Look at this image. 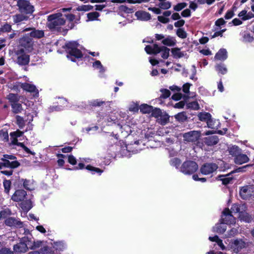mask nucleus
Returning <instances> with one entry per match:
<instances>
[{"label": "nucleus", "instance_id": "nucleus-44", "mask_svg": "<svg viewBox=\"0 0 254 254\" xmlns=\"http://www.w3.org/2000/svg\"><path fill=\"white\" fill-rule=\"evenodd\" d=\"M40 251L42 254H54L53 249L47 246L42 248Z\"/></svg>", "mask_w": 254, "mask_h": 254}, {"label": "nucleus", "instance_id": "nucleus-26", "mask_svg": "<svg viewBox=\"0 0 254 254\" xmlns=\"http://www.w3.org/2000/svg\"><path fill=\"white\" fill-rule=\"evenodd\" d=\"M211 115L208 112H200L198 114V118L201 122H204L207 123V121L210 119Z\"/></svg>", "mask_w": 254, "mask_h": 254}, {"label": "nucleus", "instance_id": "nucleus-17", "mask_svg": "<svg viewBox=\"0 0 254 254\" xmlns=\"http://www.w3.org/2000/svg\"><path fill=\"white\" fill-rule=\"evenodd\" d=\"M249 158L246 154L241 153V152L234 158V162L236 164L241 165L249 162Z\"/></svg>", "mask_w": 254, "mask_h": 254}, {"label": "nucleus", "instance_id": "nucleus-57", "mask_svg": "<svg viewBox=\"0 0 254 254\" xmlns=\"http://www.w3.org/2000/svg\"><path fill=\"white\" fill-rule=\"evenodd\" d=\"M54 244V247L57 250L63 251L64 249V244L62 242H56Z\"/></svg>", "mask_w": 254, "mask_h": 254}, {"label": "nucleus", "instance_id": "nucleus-22", "mask_svg": "<svg viewBox=\"0 0 254 254\" xmlns=\"http://www.w3.org/2000/svg\"><path fill=\"white\" fill-rule=\"evenodd\" d=\"M29 36L31 38L40 39L44 36V31L34 28L29 33Z\"/></svg>", "mask_w": 254, "mask_h": 254}, {"label": "nucleus", "instance_id": "nucleus-9", "mask_svg": "<svg viewBox=\"0 0 254 254\" xmlns=\"http://www.w3.org/2000/svg\"><path fill=\"white\" fill-rule=\"evenodd\" d=\"M26 195L27 192L25 190H16L12 195L11 199L15 202L22 201L21 203V207L23 209L24 207H26V206H24L25 202H23V200Z\"/></svg>", "mask_w": 254, "mask_h": 254}, {"label": "nucleus", "instance_id": "nucleus-41", "mask_svg": "<svg viewBox=\"0 0 254 254\" xmlns=\"http://www.w3.org/2000/svg\"><path fill=\"white\" fill-rule=\"evenodd\" d=\"M100 14L97 12H92L88 13L87 14V17L88 18L87 21H94L97 19V18L99 16Z\"/></svg>", "mask_w": 254, "mask_h": 254}, {"label": "nucleus", "instance_id": "nucleus-32", "mask_svg": "<svg viewBox=\"0 0 254 254\" xmlns=\"http://www.w3.org/2000/svg\"><path fill=\"white\" fill-rule=\"evenodd\" d=\"M85 169L90 171L92 174H95V173L98 174L99 175L103 172V170L97 167L92 166L91 165H88L86 166Z\"/></svg>", "mask_w": 254, "mask_h": 254}, {"label": "nucleus", "instance_id": "nucleus-56", "mask_svg": "<svg viewBox=\"0 0 254 254\" xmlns=\"http://www.w3.org/2000/svg\"><path fill=\"white\" fill-rule=\"evenodd\" d=\"M23 133H24V132H23L19 129H17L15 131L10 132V135L11 137H14L17 138V137L22 136Z\"/></svg>", "mask_w": 254, "mask_h": 254}, {"label": "nucleus", "instance_id": "nucleus-37", "mask_svg": "<svg viewBox=\"0 0 254 254\" xmlns=\"http://www.w3.org/2000/svg\"><path fill=\"white\" fill-rule=\"evenodd\" d=\"M162 43L168 46H174L176 45V41L172 40L170 37H167L162 41Z\"/></svg>", "mask_w": 254, "mask_h": 254}, {"label": "nucleus", "instance_id": "nucleus-51", "mask_svg": "<svg viewBox=\"0 0 254 254\" xmlns=\"http://www.w3.org/2000/svg\"><path fill=\"white\" fill-rule=\"evenodd\" d=\"M159 6L160 8L163 9H168L171 6V3L170 1H162L160 2L159 4Z\"/></svg>", "mask_w": 254, "mask_h": 254}, {"label": "nucleus", "instance_id": "nucleus-29", "mask_svg": "<svg viewBox=\"0 0 254 254\" xmlns=\"http://www.w3.org/2000/svg\"><path fill=\"white\" fill-rule=\"evenodd\" d=\"M246 208V206L245 205H241L240 204H239L238 203H234L232 205L231 207V210L232 212L237 213H239V215L240 214V212H241V210H243L244 209Z\"/></svg>", "mask_w": 254, "mask_h": 254}, {"label": "nucleus", "instance_id": "nucleus-15", "mask_svg": "<svg viewBox=\"0 0 254 254\" xmlns=\"http://www.w3.org/2000/svg\"><path fill=\"white\" fill-rule=\"evenodd\" d=\"M110 102L103 101L100 99H94L90 101L88 103V105L91 108L97 107H102L104 105H109Z\"/></svg>", "mask_w": 254, "mask_h": 254}, {"label": "nucleus", "instance_id": "nucleus-42", "mask_svg": "<svg viewBox=\"0 0 254 254\" xmlns=\"http://www.w3.org/2000/svg\"><path fill=\"white\" fill-rule=\"evenodd\" d=\"M162 50L161 52L162 58L164 59H168L169 56L170 49L165 46H162Z\"/></svg>", "mask_w": 254, "mask_h": 254}, {"label": "nucleus", "instance_id": "nucleus-49", "mask_svg": "<svg viewBox=\"0 0 254 254\" xmlns=\"http://www.w3.org/2000/svg\"><path fill=\"white\" fill-rule=\"evenodd\" d=\"M5 192L8 193L9 191L11 183L10 180H4L3 182Z\"/></svg>", "mask_w": 254, "mask_h": 254}, {"label": "nucleus", "instance_id": "nucleus-7", "mask_svg": "<svg viewBox=\"0 0 254 254\" xmlns=\"http://www.w3.org/2000/svg\"><path fill=\"white\" fill-rule=\"evenodd\" d=\"M218 168V165L215 163H205L200 167V172L203 175H208L212 174Z\"/></svg>", "mask_w": 254, "mask_h": 254}, {"label": "nucleus", "instance_id": "nucleus-31", "mask_svg": "<svg viewBox=\"0 0 254 254\" xmlns=\"http://www.w3.org/2000/svg\"><path fill=\"white\" fill-rule=\"evenodd\" d=\"M152 106L146 104H142L139 107L140 112L142 114H149L152 111Z\"/></svg>", "mask_w": 254, "mask_h": 254}, {"label": "nucleus", "instance_id": "nucleus-27", "mask_svg": "<svg viewBox=\"0 0 254 254\" xmlns=\"http://www.w3.org/2000/svg\"><path fill=\"white\" fill-rule=\"evenodd\" d=\"M22 241L24 242L28 250H33V241H32V237L25 236L22 238Z\"/></svg>", "mask_w": 254, "mask_h": 254}, {"label": "nucleus", "instance_id": "nucleus-45", "mask_svg": "<svg viewBox=\"0 0 254 254\" xmlns=\"http://www.w3.org/2000/svg\"><path fill=\"white\" fill-rule=\"evenodd\" d=\"M187 107L189 109L197 110L199 109V105L196 101H195L188 103Z\"/></svg>", "mask_w": 254, "mask_h": 254}, {"label": "nucleus", "instance_id": "nucleus-43", "mask_svg": "<svg viewBox=\"0 0 254 254\" xmlns=\"http://www.w3.org/2000/svg\"><path fill=\"white\" fill-rule=\"evenodd\" d=\"M177 35L180 38L185 39L187 37V33L183 28H178L176 31Z\"/></svg>", "mask_w": 254, "mask_h": 254}, {"label": "nucleus", "instance_id": "nucleus-5", "mask_svg": "<svg viewBox=\"0 0 254 254\" xmlns=\"http://www.w3.org/2000/svg\"><path fill=\"white\" fill-rule=\"evenodd\" d=\"M17 56V63L20 65H26L28 64L30 62L29 55L26 54L23 48L17 50L15 52Z\"/></svg>", "mask_w": 254, "mask_h": 254}, {"label": "nucleus", "instance_id": "nucleus-54", "mask_svg": "<svg viewBox=\"0 0 254 254\" xmlns=\"http://www.w3.org/2000/svg\"><path fill=\"white\" fill-rule=\"evenodd\" d=\"M217 71L222 74H225L227 73V69L226 67L221 64H218L216 66Z\"/></svg>", "mask_w": 254, "mask_h": 254}, {"label": "nucleus", "instance_id": "nucleus-52", "mask_svg": "<svg viewBox=\"0 0 254 254\" xmlns=\"http://www.w3.org/2000/svg\"><path fill=\"white\" fill-rule=\"evenodd\" d=\"M151 115L152 117L155 118H158L161 116L162 112L159 108L154 109L152 107V111L151 112Z\"/></svg>", "mask_w": 254, "mask_h": 254}, {"label": "nucleus", "instance_id": "nucleus-34", "mask_svg": "<svg viewBox=\"0 0 254 254\" xmlns=\"http://www.w3.org/2000/svg\"><path fill=\"white\" fill-rule=\"evenodd\" d=\"M229 154L235 158L241 152V149L238 146L233 145L229 148Z\"/></svg>", "mask_w": 254, "mask_h": 254}, {"label": "nucleus", "instance_id": "nucleus-20", "mask_svg": "<svg viewBox=\"0 0 254 254\" xmlns=\"http://www.w3.org/2000/svg\"><path fill=\"white\" fill-rule=\"evenodd\" d=\"M3 161V166L5 167L10 168L11 169H15L18 167L20 164L18 161H13L10 162L7 159H2Z\"/></svg>", "mask_w": 254, "mask_h": 254}, {"label": "nucleus", "instance_id": "nucleus-58", "mask_svg": "<svg viewBox=\"0 0 254 254\" xmlns=\"http://www.w3.org/2000/svg\"><path fill=\"white\" fill-rule=\"evenodd\" d=\"M0 254H14V251L9 248L3 247L0 249Z\"/></svg>", "mask_w": 254, "mask_h": 254}, {"label": "nucleus", "instance_id": "nucleus-53", "mask_svg": "<svg viewBox=\"0 0 254 254\" xmlns=\"http://www.w3.org/2000/svg\"><path fill=\"white\" fill-rule=\"evenodd\" d=\"M0 29L2 33L9 32L12 29L11 25L7 23H5L4 25L1 26Z\"/></svg>", "mask_w": 254, "mask_h": 254}, {"label": "nucleus", "instance_id": "nucleus-55", "mask_svg": "<svg viewBox=\"0 0 254 254\" xmlns=\"http://www.w3.org/2000/svg\"><path fill=\"white\" fill-rule=\"evenodd\" d=\"M93 66L96 67L97 68L100 69L101 72H104L105 71V69L99 61H96L94 62L93 63Z\"/></svg>", "mask_w": 254, "mask_h": 254}, {"label": "nucleus", "instance_id": "nucleus-24", "mask_svg": "<svg viewBox=\"0 0 254 254\" xmlns=\"http://www.w3.org/2000/svg\"><path fill=\"white\" fill-rule=\"evenodd\" d=\"M13 22L15 23L18 24L23 21L27 20L29 17L27 15L20 13L15 14L13 16Z\"/></svg>", "mask_w": 254, "mask_h": 254}, {"label": "nucleus", "instance_id": "nucleus-33", "mask_svg": "<svg viewBox=\"0 0 254 254\" xmlns=\"http://www.w3.org/2000/svg\"><path fill=\"white\" fill-rule=\"evenodd\" d=\"M250 187L248 186H244L240 190L239 193L242 198H246L249 195L250 190Z\"/></svg>", "mask_w": 254, "mask_h": 254}, {"label": "nucleus", "instance_id": "nucleus-23", "mask_svg": "<svg viewBox=\"0 0 254 254\" xmlns=\"http://www.w3.org/2000/svg\"><path fill=\"white\" fill-rule=\"evenodd\" d=\"M230 176L220 175H219L217 179L222 181V183L223 185H227L231 183V182L233 180V177H229Z\"/></svg>", "mask_w": 254, "mask_h": 254}, {"label": "nucleus", "instance_id": "nucleus-19", "mask_svg": "<svg viewBox=\"0 0 254 254\" xmlns=\"http://www.w3.org/2000/svg\"><path fill=\"white\" fill-rule=\"evenodd\" d=\"M219 138L217 136L213 135L205 137L204 139V143L208 146H213L218 143Z\"/></svg>", "mask_w": 254, "mask_h": 254}, {"label": "nucleus", "instance_id": "nucleus-36", "mask_svg": "<svg viewBox=\"0 0 254 254\" xmlns=\"http://www.w3.org/2000/svg\"><path fill=\"white\" fill-rule=\"evenodd\" d=\"M219 122L215 120H213L212 118V117L210 118V119L207 121V127L212 129L217 128Z\"/></svg>", "mask_w": 254, "mask_h": 254}, {"label": "nucleus", "instance_id": "nucleus-13", "mask_svg": "<svg viewBox=\"0 0 254 254\" xmlns=\"http://www.w3.org/2000/svg\"><path fill=\"white\" fill-rule=\"evenodd\" d=\"M232 247L234 252L238 253L246 247V243L242 240L237 239L232 243Z\"/></svg>", "mask_w": 254, "mask_h": 254}, {"label": "nucleus", "instance_id": "nucleus-10", "mask_svg": "<svg viewBox=\"0 0 254 254\" xmlns=\"http://www.w3.org/2000/svg\"><path fill=\"white\" fill-rule=\"evenodd\" d=\"M4 223L6 226L10 227L21 228L23 227V222L12 217L6 218L4 221Z\"/></svg>", "mask_w": 254, "mask_h": 254}, {"label": "nucleus", "instance_id": "nucleus-60", "mask_svg": "<svg viewBox=\"0 0 254 254\" xmlns=\"http://www.w3.org/2000/svg\"><path fill=\"white\" fill-rule=\"evenodd\" d=\"M68 162L72 165H75L77 163L76 159L72 154H70L68 156Z\"/></svg>", "mask_w": 254, "mask_h": 254}, {"label": "nucleus", "instance_id": "nucleus-46", "mask_svg": "<svg viewBox=\"0 0 254 254\" xmlns=\"http://www.w3.org/2000/svg\"><path fill=\"white\" fill-rule=\"evenodd\" d=\"M170 164L171 166H174L176 168H178L181 164V161L178 158H174L171 159L170 161Z\"/></svg>", "mask_w": 254, "mask_h": 254}, {"label": "nucleus", "instance_id": "nucleus-63", "mask_svg": "<svg viewBox=\"0 0 254 254\" xmlns=\"http://www.w3.org/2000/svg\"><path fill=\"white\" fill-rule=\"evenodd\" d=\"M226 23V21L223 18H220L218 19L215 22V25L218 27H220L222 25H224Z\"/></svg>", "mask_w": 254, "mask_h": 254}, {"label": "nucleus", "instance_id": "nucleus-35", "mask_svg": "<svg viewBox=\"0 0 254 254\" xmlns=\"http://www.w3.org/2000/svg\"><path fill=\"white\" fill-rule=\"evenodd\" d=\"M16 124L20 129H22L25 126V121L23 117L16 115L15 116Z\"/></svg>", "mask_w": 254, "mask_h": 254}, {"label": "nucleus", "instance_id": "nucleus-38", "mask_svg": "<svg viewBox=\"0 0 254 254\" xmlns=\"http://www.w3.org/2000/svg\"><path fill=\"white\" fill-rule=\"evenodd\" d=\"M160 92L162 94L159 97V100H161L162 99H167L171 95V92L169 90L167 89H161Z\"/></svg>", "mask_w": 254, "mask_h": 254}, {"label": "nucleus", "instance_id": "nucleus-11", "mask_svg": "<svg viewBox=\"0 0 254 254\" xmlns=\"http://www.w3.org/2000/svg\"><path fill=\"white\" fill-rule=\"evenodd\" d=\"M198 132L195 130L190 131L183 134L184 140L188 142H194L198 139Z\"/></svg>", "mask_w": 254, "mask_h": 254}, {"label": "nucleus", "instance_id": "nucleus-28", "mask_svg": "<svg viewBox=\"0 0 254 254\" xmlns=\"http://www.w3.org/2000/svg\"><path fill=\"white\" fill-rule=\"evenodd\" d=\"M11 107L12 108V112L14 114H18L22 112L23 110L22 106L21 104L18 103L11 104Z\"/></svg>", "mask_w": 254, "mask_h": 254}, {"label": "nucleus", "instance_id": "nucleus-59", "mask_svg": "<svg viewBox=\"0 0 254 254\" xmlns=\"http://www.w3.org/2000/svg\"><path fill=\"white\" fill-rule=\"evenodd\" d=\"M162 50V46L159 47L157 44H154L153 45V55H157V54H159L161 52Z\"/></svg>", "mask_w": 254, "mask_h": 254}, {"label": "nucleus", "instance_id": "nucleus-62", "mask_svg": "<svg viewBox=\"0 0 254 254\" xmlns=\"http://www.w3.org/2000/svg\"><path fill=\"white\" fill-rule=\"evenodd\" d=\"M181 15L184 17H188L191 15V11L190 9L187 8L181 12Z\"/></svg>", "mask_w": 254, "mask_h": 254}, {"label": "nucleus", "instance_id": "nucleus-50", "mask_svg": "<svg viewBox=\"0 0 254 254\" xmlns=\"http://www.w3.org/2000/svg\"><path fill=\"white\" fill-rule=\"evenodd\" d=\"M222 223L218 224L216 225L215 227V231H216L218 233L223 234L224 233L226 229V226H222L221 224Z\"/></svg>", "mask_w": 254, "mask_h": 254}, {"label": "nucleus", "instance_id": "nucleus-21", "mask_svg": "<svg viewBox=\"0 0 254 254\" xmlns=\"http://www.w3.org/2000/svg\"><path fill=\"white\" fill-rule=\"evenodd\" d=\"M215 60L224 61L227 58V52L225 49H221L215 54Z\"/></svg>", "mask_w": 254, "mask_h": 254}, {"label": "nucleus", "instance_id": "nucleus-4", "mask_svg": "<svg viewBox=\"0 0 254 254\" xmlns=\"http://www.w3.org/2000/svg\"><path fill=\"white\" fill-rule=\"evenodd\" d=\"M198 169L197 164L193 161L187 160L181 166V171L186 175H191Z\"/></svg>", "mask_w": 254, "mask_h": 254}, {"label": "nucleus", "instance_id": "nucleus-30", "mask_svg": "<svg viewBox=\"0 0 254 254\" xmlns=\"http://www.w3.org/2000/svg\"><path fill=\"white\" fill-rule=\"evenodd\" d=\"M171 53L172 54V56L175 59H180L184 56V53L181 52L180 49L179 48H174L172 49Z\"/></svg>", "mask_w": 254, "mask_h": 254}, {"label": "nucleus", "instance_id": "nucleus-61", "mask_svg": "<svg viewBox=\"0 0 254 254\" xmlns=\"http://www.w3.org/2000/svg\"><path fill=\"white\" fill-rule=\"evenodd\" d=\"M191 84L189 83H186L183 86V91L186 94L190 92V88Z\"/></svg>", "mask_w": 254, "mask_h": 254}, {"label": "nucleus", "instance_id": "nucleus-1", "mask_svg": "<svg viewBox=\"0 0 254 254\" xmlns=\"http://www.w3.org/2000/svg\"><path fill=\"white\" fill-rule=\"evenodd\" d=\"M62 16L63 14L59 12L48 16L47 26L52 32H61V26L64 25L65 23V19Z\"/></svg>", "mask_w": 254, "mask_h": 254}, {"label": "nucleus", "instance_id": "nucleus-39", "mask_svg": "<svg viewBox=\"0 0 254 254\" xmlns=\"http://www.w3.org/2000/svg\"><path fill=\"white\" fill-rule=\"evenodd\" d=\"M175 119L180 122H184L187 120L186 113L184 112L179 113L175 116Z\"/></svg>", "mask_w": 254, "mask_h": 254}, {"label": "nucleus", "instance_id": "nucleus-25", "mask_svg": "<svg viewBox=\"0 0 254 254\" xmlns=\"http://www.w3.org/2000/svg\"><path fill=\"white\" fill-rule=\"evenodd\" d=\"M6 99L11 104L18 103L20 99V97L17 94L9 93L7 96Z\"/></svg>", "mask_w": 254, "mask_h": 254}, {"label": "nucleus", "instance_id": "nucleus-47", "mask_svg": "<svg viewBox=\"0 0 254 254\" xmlns=\"http://www.w3.org/2000/svg\"><path fill=\"white\" fill-rule=\"evenodd\" d=\"M252 166V165L249 164L241 167H239L237 169L232 171L231 173L227 174V176H230L231 174L236 172H244L245 171V169L247 167Z\"/></svg>", "mask_w": 254, "mask_h": 254}, {"label": "nucleus", "instance_id": "nucleus-6", "mask_svg": "<svg viewBox=\"0 0 254 254\" xmlns=\"http://www.w3.org/2000/svg\"><path fill=\"white\" fill-rule=\"evenodd\" d=\"M232 211L228 208H225L223 212L221 218L220 220L221 223L230 225L235 222V217L232 214Z\"/></svg>", "mask_w": 254, "mask_h": 254}, {"label": "nucleus", "instance_id": "nucleus-18", "mask_svg": "<svg viewBox=\"0 0 254 254\" xmlns=\"http://www.w3.org/2000/svg\"><path fill=\"white\" fill-rule=\"evenodd\" d=\"M239 218L241 221L247 223H250L253 220L252 216L249 213L246 212L245 209H243L241 212H240Z\"/></svg>", "mask_w": 254, "mask_h": 254}, {"label": "nucleus", "instance_id": "nucleus-12", "mask_svg": "<svg viewBox=\"0 0 254 254\" xmlns=\"http://www.w3.org/2000/svg\"><path fill=\"white\" fill-rule=\"evenodd\" d=\"M20 87L24 91L30 93H35V96H38L39 94L38 90L33 85L27 82L22 83L20 85Z\"/></svg>", "mask_w": 254, "mask_h": 254}, {"label": "nucleus", "instance_id": "nucleus-16", "mask_svg": "<svg viewBox=\"0 0 254 254\" xmlns=\"http://www.w3.org/2000/svg\"><path fill=\"white\" fill-rule=\"evenodd\" d=\"M135 15L137 19L142 21H148L151 18V15L149 12L143 10H139L135 13Z\"/></svg>", "mask_w": 254, "mask_h": 254}, {"label": "nucleus", "instance_id": "nucleus-48", "mask_svg": "<svg viewBox=\"0 0 254 254\" xmlns=\"http://www.w3.org/2000/svg\"><path fill=\"white\" fill-rule=\"evenodd\" d=\"M187 6L186 2H183L178 3L177 4L174 6V10L176 11H180Z\"/></svg>", "mask_w": 254, "mask_h": 254}, {"label": "nucleus", "instance_id": "nucleus-14", "mask_svg": "<svg viewBox=\"0 0 254 254\" xmlns=\"http://www.w3.org/2000/svg\"><path fill=\"white\" fill-rule=\"evenodd\" d=\"M28 251V248L26 247L24 242L21 238L20 242L13 246V251L17 253H24Z\"/></svg>", "mask_w": 254, "mask_h": 254}, {"label": "nucleus", "instance_id": "nucleus-3", "mask_svg": "<svg viewBox=\"0 0 254 254\" xmlns=\"http://www.w3.org/2000/svg\"><path fill=\"white\" fill-rule=\"evenodd\" d=\"M16 6L19 12L23 14L31 15L35 11V7L29 0H18Z\"/></svg>", "mask_w": 254, "mask_h": 254}, {"label": "nucleus", "instance_id": "nucleus-40", "mask_svg": "<svg viewBox=\"0 0 254 254\" xmlns=\"http://www.w3.org/2000/svg\"><path fill=\"white\" fill-rule=\"evenodd\" d=\"M93 8V6L91 5H82L81 6H78L76 10L78 11H88L92 10Z\"/></svg>", "mask_w": 254, "mask_h": 254}, {"label": "nucleus", "instance_id": "nucleus-64", "mask_svg": "<svg viewBox=\"0 0 254 254\" xmlns=\"http://www.w3.org/2000/svg\"><path fill=\"white\" fill-rule=\"evenodd\" d=\"M182 98V94L180 93H177L174 94L171 98L174 101H179Z\"/></svg>", "mask_w": 254, "mask_h": 254}, {"label": "nucleus", "instance_id": "nucleus-8", "mask_svg": "<svg viewBox=\"0 0 254 254\" xmlns=\"http://www.w3.org/2000/svg\"><path fill=\"white\" fill-rule=\"evenodd\" d=\"M19 44L21 47L24 48L26 51L29 52H31L33 49L32 39L27 35L23 36L20 39Z\"/></svg>", "mask_w": 254, "mask_h": 254}, {"label": "nucleus", "instance_id": "nucleus-2", "mask_svg": "<svg viewBox=\"0 0 254 254\" xmlns=\"http://www.w3.org/2000/svg\"><path fill=\"white\" fill-rule=\"evenodd\" d=\"M79 44L76 41H70L65 44L63 48L68 55L67 58H70L72 62H75V59H81L83 57L81 51L78 49Z\"/></svg>", "mask_w": 254, "mask_h": 254}]
</instances>
